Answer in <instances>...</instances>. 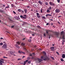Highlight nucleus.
<instances>
[{
	"instance_id": "nucleus-1",
	"label": "nucleus",
	"mask_w": 65,
	"mask_h": 65,
	"mask_svg": "<svg viewBox=\"0 0 65 65\" xmlns=\"http://www.w3.org/2000/svg\"><path fill=\"white\" fill-rule=\"evenodd\" d=\"M42 53L45 56H42L41 57V59H43V60L44 61H45V60H49L50 59L48 58H46V53L44 51H43L42 52Z\"/></svg>"
},
{
	"instance_id": "nucleus-2",
	"label": "nucleus",
	"mask_w": 65,
	"mask_h": 65,
	"mask_svg": "<svg viewBox=\"0 0 65 65\" xmlns=\"http://www.w3.org/2000/svg\"><path fill=\"white\" fill-rule=\"evenodd\" d=\"M65 35V32L63 31H62L61 32V35H62V38L63 39H65L64 38V36Z\"/></svg>"
},
{
	"instance_id": "nucleus-3",
	"label": "nucleus",
	"mask_w": 65,
	"mask_h": 65,
	"mask_svg": "<svg viewBox=\"0 0 65 65\" xmlns=\"http://www.w3.org/2000/svg\"><path fill=\"white\" fill-rule=\"evenodd\" d=\"M49 3L50 4V5H51V6H55V3H53L52 2H50Z\"/></svg>"
},
{
	"instance_id": "nucleus-4",
	"label": "nucleus",
	"mask_w": 65,
	"mask_h": 65,
	"mask_svg": "<svg viewBox=\"0 0 65 65\" xmlns=\"http://www.w3.org/2000/svg\"><path fill=\"white\" fill-rule=\"evenodd\" d=\"M2 47L3 48H7V45H6V44H4L2 46Z\"/></svg>"
},
{
	"instance_id": "nucleus-5",
	"label": "nucleus",
	"mask_w": 65,
	"mask_h": 65,
	"mask_svg": "<svg viewBox=\"0 0 65 65\" xmlns=\"http://www.w3.org/2000/svg\"><path fill=\"white\" fill-rule=\"evenodd\" d=\"M60 12V10L58 9H57L55 10V12L56 13H59Z\"/></svg>"
},
{
	"instance_id": "nucleus-6",
	"label": "nucleus",
	"mask_w": 65,
	"mask_h": 65,
	"mask_svg": "<svg viewBox=\"0 0 65 65\" xmlns=\"http://www.w3.org/2000/svg\"><path fill=\"white\" fill-rule=\"evenodd\" d=\"M37 60L39 62H41V61H43V60H42V59H40L38 58H37Z\"/></svg>"
},
{
	"instance_id": "nucleus-7",
	"label": "nucleus",
	"mask_w": 65,
	"mask_h": 65,
	"mask_svg": "<svg viewBox=\"0 0 65 65\" xmlns=\"http://www.w3.org/2000/svg\"><path fill=\"white\" fill-rule=\"evenodd\" d=\"M10 54L11 55H13L14 54V52L12 51H11L10 53Z\"/></svg>"
},
{
	"instance_id": "nucleus-8",
	"label": "nucleus",
	"mask_w": 65,
	"mask_h": 65,
	"mask_svg": "<svg viewBox=\"0 0 65 65\" xmlns=\"http://www.w3.org/2000/svg\"><path fill=\"white\" fill-rule=\"evenodd\" d=\"M28 60H26L25 61H24V63L23 64V65H25V64H26V63L27 62Z\"/></svg>"
},
{
	"instance_id": "nucleus-9",
	"label": "nucleus",
	"mask_w": 65,
	"mask_h": 65,
	"mask_svg": "<svg viewBox=\"0 0 65 65\" xmlns=\"http://www.w3.org/2000/svg\"><path fill=\"white\" fill-rule=\"evenodd\" d=\"M55 35H56L57 36L59 35V33L57 32H55Z\"/></svg>"
},
{
	"instance_id": "nucleus-10",
	"label": "nucleus",
	"mask_w": 65,
	"mask_h": 65,
	"mask_svg": "<svg viewBox=\"0 0 65 65\" xmlns=\"http://www.w3.org/2000/svg\"><path fill=\"white\" fill-rule=\"evenodd\" d=\"M1 60H0V62H2V63H4V62L3 61H4V59H1Z\"/></svg>"
},
{
	"instance_id": "nucleus-11",
	"label": "nucleus",
	"mask_w": 65,
	"mask_h": 65,
	"mask_svg": "<svg viewBox=\"0 0 65 65\" xmlns=\"http://www.w3.org/2000/svg\"><path fill=\"white\" fill-rule=\"evenodd\" d=\"M48 32H51V31L50 30H46V33L47 34L48 33Z\"/></svg>"
},
{
	"instance_id": "nucleus-12",
	"label": "nucleus",
	"mask_w": 65,
	"mask_h": 65,
	"mask_svg": "<svg viewBox=\"0 0 65 65\" xmlns=\"http://www.w3.org/2000/svg\"><path fill=\"white\" fill-rule=\"evenodd\" d=\"M48 16H52V15L51 14H47L46 15V17H47Z\"/></svg>"
},
{
	"instance_id": "nucleus-13",
	"label": "nucleus",
	"mask_w": 65,
	"mask_h": 65,
	"mask_svg": "<svg viewBox=\"0 0 65 65\" xmlns=\"http://www.w3.org/2000/svg\"><path fill=\"white\" fill-rule=\"evenodd\" d=\"M51 48L52 51H54V47H52Z\"/></svg>"
},
{
	"instance_id": "nucleus-14",
	"label": "nucleus",
	"mask_w": 65,
	"mask_h": 65,
	"mask_svg": "<svg viewBox=\"0 0 65 65\" xmlns=\"http://www.w3.org/2000/svg\"><path fill=\"white\" fill-rule=\"evenodd\" d=\"M62 58H65V55L64 54H63L62 56Z\"/></svg>"
},
{
	"instance_id": "nucleus-15",
	"label": "nucleus",
	"mask_w": 65,
	"mask_h": 65,
	"mask_svg": "<svg viewBox=\"0 0 65 65\" xmlns=\"http://www.w3.org/2000/svg\"><path fill=\"white\" fill-rule=\"evenodd\" d=\"M38 3L41 4V5H42V2H40V1H39L38 2Z\"/></svg>"
},
{
	"instance_id": "nucleus-16",
	"label": "nucleus",
	"mask_w": 65,
	"mask_h": 65,
	"mask_svg": "<svg viewBox=\"0 0 65 65\" xmlns=\"http://www.w3.org/2000/svg\"><path fill=\"white\" fill-rule=\"evenodd\" d=\"M9 21H10V22H11V23H12V22H13V20L9 19Z\"/></svg>"
},
{
	"instance_id": "nucleus-17",
	"label": "nucleus",
	"mask_w": 65,
	"mask_h": 65,
	"mask_svg": "<svg viewBox=\"0 0 65 65\" xmlns=\"http://www.w3.org/2000/svg\"><path fill=\"white\" fill-rule=\"evenodd\" d=\"M24 11L25 13H27V10L26 9H25L24 10Z\"/></svg>"
},
{
	"instance_id": "nucleus-18",
	"label": "nucleus",
	"mask_w": 65,
	"mask_h": 65,
	"mask_svg": "<svg viewBox=\"0 0 65 65\" xmlns=\"http://www.w3.org/2000/svg\"><path fill=\"white\" fill-rule=\"evenodd\" d=\"M21 45H22V46H24V45H25V43H22L21 44Z\"/></svg>"
},
{
	"instance_id": "nucleus-19",
	"label": "nucleus",
	"mask_w": 65,
	"mask_h": 65,
	"mask_svg": "<svg viewBox=\"0 0 65 65\" xmlns=\"http://www.w3.org/2000/svg\"><path fill=\"white\" fill-rule=\"evenodd\" d=\"M18 53H20V54H22V51H18Z\"/></svg>"
},
{
	"instance_id": "nucleus-20",
	"label": "nucleus",
	"mask_w": 65,
	"mask_h": 65,
	"mask_svg": "<svg viewBox=\"0 0 65 65\" xmlns=\"http://www.w3.org/2000/svg\"><path fill=\"white\" fill-rule=\"evenodd\" d=\"M9 8V6H8L7 7H6L5 8Z\"/></svg>"
},
{
	"instance_id": "nucleus-21",
	"label": "nucleus",
	"mask_w": 65,
	"mask_h": 65,
	"mask_svg": "<svg viewBox=\"0 0 65 65\" xmlns=\"http://www.w3.org/2000/svg\"><path fill=\"white\" fill-rule=\"evenodd\" d=\"M20 43H21L20 42H17V43L18 44V45H20Z\"/></svg>"
},
{
	"instance_id": "nucleus-22",
	"label": "nucleus",
	"mask_w": 65,
	"mask_h": 65,
	"mask_svg": "<svg viewBox=\"0 0 65 65\" xmlns=\"http://www.w3.org/2000/svg\"><path fill=\"white\" fill-rule=\"evenodd\" d=\"M46 12H50V11L49 10H47L46 11Z\"/></svg>"
},
{
	"instance_id": "nucleus-23",
	"label": "nucleus",
	"mask_w": 65,
	"mask_h": 65,
	"mask_svg": "<svg viewBox=\"0 0 65 65\" xmlns=\"http://www.w3.org/2000/svg\"><path fill=\"white\" fill-rule=\"evenodd\" d=\"M37 17L38 18H39V19H40V16L38 15L37 16Z\"/></svg>"
},
{
	"instance_id": "nucleus-24",
	"label": "nucleus",
	"mask_w": 65,
	"mask_h": 65,
	"mask_svg": "<svg viewBox=\"0 0 65 65\" xmlns=\"http://www.w3.org/2000/svg\"><path fill=\"white\" fill-rule=\"evenodd\" d=\"M60 60L61 61H64V60L63 59V58H61Z\"/></svg>"
},
{
	"instance_id": "nucleus-25",
	"label": "nucleus",
	"mask_w": 65,
	"mask_h": 65,
	"mask_svg": "<svg viewBox=\"0 0 65 65\" xmlns=\"http://www.w3.org/2000/svg\"><path fill=\"white\" fill-rule=\"evenodd\" d=\"M31 58L30 57H27V59L28 60H30Z\"/></svg>"
},
{
	"instance_id": "nucleus-26",
	"label": "nucleus",
	"mask_w": 65,
	"mask_h": 65,
	"mask_svg": "<svg viewBox=\"0 0 65 65\" xmlns=\"http://www.w3.org/2000/svg\"><path fill=\"white\" fill-rule=\"evenodd\" d=\"M37 27L39 28V29H40V28H41V27L39 25Z\"/></svg>"
},
{
	"instance_id": "nucleus-27",
	"label": "nucleus",
	"mask_w": 65,
	"mask_h": 65,
	"mask_svg": "<svg viewBox=\"0 0 65 65\" xmlns=\"http://www.w3.org/2000/svg\"><path fill=\"white\" fill-rule=\"evenodd\" d=\"M42 18L44 19H45V17L44 16H43L42 17Z\"/></svg>"
},
{
	"instance_id": "nucleus-28",
	"label": "nucleus",
	"mask_w": 65,
	"mask_h": 65,
	"mask_svg": "<svg viewBox=\"0 0 65 65\" xmlns=\"http://www.w3.org/2000/svg\"><path fill=\"white\" fill-rule=\"evenodd\" d=\"M3 43H0V45L1 46L2 45H3Z\"/></svg>"
},
{
	"instance_id": "nucleus-29",
	"label": "nucleus",
	"mask_w": 65,
	"mask_h": 65,
	"mask_svg": "<svg viewBox=\"0 0 65 65\" xmlns=\"http://www.w3.org/2000/svg\"><path fill=\"white\" fill-rule=\"evenodd\" d=\"M43 9H42V8H41V10H40V12L41 13H42V10H43Z\"/></svg>"
},
{
	"instance_id": "nucleus-30",
	"label": "nucleus",
	"mask_w": 65,
	"mask_h": 65,
	"mask_svg": "<svg viewBox=\"0 0 65 65\" xmlns=\"http://www.w3.org/2000/svg\"><path fill=\"white\" fill-rule=\"evenodd\" d=\"M45 4L46 5H48V3H47V2H45Z\"/></svg>"
},
{
	"instance_id": "nucleus-31",
	"label": "nucleus",
	"mask_w": 65,
	"mask_h": 65,
	"mask_svg": "<svg viewBox=\"0 0 65 65\" xmlns=\"http://www.w3.org/2000/svg\"><path fill=\"white\" fill-rule=\"evenodd\" d=\"M28 41L29 42H31V39H28Z\"/></svg>"
},
{
	"instance_id": "nucleus-32",
	"label": "nucleus",
	"mask_w": 65,
	"mask_h": 65,
	"mask_svg": "<svg viewBox=\"0 0 65 65\" xmlns=\"http://www.w3.org/2000/svg\"><path fill=\"white\" fill-rule=\"evenodd\" d=\"M18 11H19V12H21V9H18Z\"/></svg>"
},
{
	"instance_id": "nucleus-33",
	"label": "nucleus",
	"mask_w": 65,
	"mask_h": 65,
	"mask_svg": "<svg viewBox=\"0 0 65 65\" xmlns=\"http://www.w3.org/2000/svg\"><path fill=\"white\" fill-rule=\"evenodd\" d=\"M23 17L24 16H23L22 15H21L20 16V17H21V18H22L23 19Z\"/></svg>"
},
{
	"instance_id": "nucleus-34",
	"label": "nucleus",
	"mask_w": 65,
	"mask_h": 65,
	"mask_svg": "<svg viewBox=\"0 0 65 65\" xmlns=\"http://www.w3.org/2000/svg\"><path fill=\"white\" fill-rule=\"evenodd\" d=\"M21 60H22V59L21 58H19L18 59V61Z\"/></svg>"
},
{
	"instance_id": "nucleus-35",
	"label": "nucleus",
	"mask_w": 65,
	"mask_h": 65,
	"mask_svg": "<svg viewBox=\"0 0 65 65\" xmlns=\"http://www.w3.org/2000/svg\"><path fill=\"white\" fill-rule=\"evenodd\" d=\"M49 10H51V9H52V7H50L49 8Z\"/></svg>"
},
{
	"instance_id": "nucleus-36",
	"label": "nucleus",
	"mask_w": 65,
	"mask_h": 65,
	"mask_svg": "<svg viewBox=\"0 0 65 65\" xmlns=\"http://www.w3.org/2000/svg\"><path fill=\"white\" fill-rule=\"evenodd\" d=\"M1 12H4V11L3 10H1Z\"/></svg>"
},
{
	"instance_id": "nucleus-37",
	"label": "nucleus",
	"mask_w": 65,
	"mask_h": 65,
	"mask_svg": "<svg viewBox=\"0 0 65 65\" xmlns=\"http://www.w3.org/2000/svg\"><path fill=\"white\" fill-rule=\"evenodd\" d=\"M58 3H59L60 2V0H57Z\"/></svg>"
},
{
	"instance_id": "nucleus-38",
	"label": "nucleus",
	"mask_w": 65,
	"mask_h": 65,
	"mask_svg": "<svg viewBox=\"0 0 65 65\" xmlns=\"http://www.w3.org/2000/svg\"><path fill=\"white\" fill-rule=\"evenodd\" d=\"M28 64H30V63H31V61H29L28 62Z\"/></svg>"
},
{
	"instance_id": "nucleus-39",
	"label": "nucleus",
	"mask_w": 65,
	"mask_h": 65,
	"mask_svg": "<svg viewBox=\"0 0 65 65\" xmlns=\"http://www.w3.org/2000/svg\"><path fill=\"white\" fill-rule=\"evenodd\" d=\"M0 65H2V63L0 61Z\"/></svg>"
},
{
	"instance_id": "nucleus-40",
	"label": "nucleus",
	"mask_w": 65,
	"mask_h": 65,
	"mask_svg": "<svg viewBox=\"0 0 65 65\" xmlns=\"http://www.w3.org/2000/svg\"><path fill=\"white\" fill-rule=\"evenodd\" d=\"M26 17H24L23 16V19H26Z\"/></svg>"
},
{
	"instance_id": "nucleus-41",
	"label": "nucleus",
	"mask_w": 65,
	"mask_h": 65,
	"mask_svg": "<svg viewBox=\"0 0 65 65\" xmlns=\"http://www.w3.org/2000/svg\"><path fill=\"white\" fill-rule=\"evenodd\" d=\"M13 13H14V14H16V13L15 12H14V11H13Z\"/></svg>"
},
{
	"instance_id": "nucleus-42",
	"label": "nucleus",
	"mask_w": 65,
	"mask_h": 65,
	"mask_svg": "<svg viewBox=\"0 0 65 65\" xmlns=\"http://www.w3.org/2000/svg\"><path fill=\"white\" fill-rule=\"evenodd\" d=\"M22 54H25V53L24 52H22Z\"/></svg>"
},
{
	"instance_id": "nucleus-43",
	"label": "nucleus",
	"mask_w": 65,
	"mask_h": 65,
	"mask_svg": "<svg viewBox=\"0 0 65 65\" xmlns=\"http://www.w3.org/2000/svg\"><path fill=\"white\" fill-rule=\"evenodd\" d=\"M11 6L12 7H14V5H13V4H11Z\"/></svg>"
},
{
	"instance_id": "nucleus-44",
	"label": "nucleus",
	"mask_w": 65,
	"mask_h": 65,
	"mask_svg": "<svg viewBox=\"0 0 65 65\" xmlns=\"http://www.w3.org/2000/svg\"><path fill=\"white\" fill-rule=\"evenodd\" d=\"M25 39H26V38H24L23 39H22V41L24 40H25Z\"/></svg>"
},
{
	"instance_id": "nucleus-45",
	"label": "nucleus",
	"mask_w": 65,
	"mask_h": 65,
	"mask_svg": "<svg viewBox=\"0 0 65 65\" xmlns=\"http://www.w3.org/2000/svg\"><path fill=\"white\" fill-rule=\"evenodd\" d=\"M23 48L24 50H26V48L25 47H24Z\"/></svg>"
},
{
	"instance_id": "nucleus-46",
	"label": "nucleus",
	"mask_w": 65,
	"mask_h": 65,
	"mask_svg": "<svg viewBox=\"0 0 65 65\" xmlns=\"http://www.w3.org/2000/svg\"><path fill=\"white\" fill-rule=\"evenodd\" d=\"M48 37L49 39H50V38H51V35H49Z\"/></svg>"
},
{
	"instance_id": "nucleus-47",
	"label": "nucleus",
	"mask_w": 65,
	"mask_h": 65,
	"mask_svg": "<svg viewBox=\"0 0 65 65\" xmlns=\"http://www.w3.org/2000/svg\"><path fill=\"white\" fill-rule=\"evenodd\" d=\"M37 16L38 15H39V13H37Z\"/></svg>"
},
{
	"instance_id": "nucleus-48",
	"label": "nucleus",
	"mask_w": 65,
	"mask_h": 65,
	"mask_svg": "<svg viewBox=\"0 0 65 65\" xmlns=\"http://www.w3.org/2000/svg\"><path fill=\"white\" fill-rule=\"evenodd\" d=\"M49 25V23H47L46 24V25H47H47Z\"/></svg>"
},
{
	"instance_id": "nucleus-49",
	"label": "nucleus",
	"mask_w": 65,
	"mask_h": 65,
	"mask_svg": "<svg viewBox=\"0 0 65 65\" xmlns=\"http://www.w3.org/2000/svg\"><path fill=\"white\" fill-rule=\"evenodd\" d=\"M39 51H42V49H41L40 48L39 49Z\"/></svg>"
},
{
	"instance_id": "nucleus-50",
	"label": "nucleus",
	"mask_w": 65,
	"mask_h": 65,
	"mask_svg": "<svg viewBox=\"0 0 65 65\" xmlns=\"http://www.w3.org/2000/svg\"><path fill=\"white\" fill-rule=\"evenodd\" d=\"M44 36H45V37H46V35H45V34L44 33Z\"/></svg>"
},
{
	"instance_id": "nucleus-51",
	"label": "nucleus",
	"mask_w": 65,
	"mask_h": 65,
	"mask_svg": "<svg viewBox=\"0 0 65 65\" xmlns=\"http://www.w3.org/2000/svg\"><path fill=\"white\" fill-rule=\"evenodd\" d=\"M51 58H52V59H53V60H54V57H52Z\"/></svg>"
},
{
	"instance_id": "nucleus-52",
	"label": "nucleus",
	"mask_w": 65,
	"mask_h": 65,
	"mask_svg": "<svg viewBox=\"0 0 65 65\" xmlns=\"http://www.w3.org/2000/svg\"><path fill=\"white\" fill-rule=\"evenodd\" d=\"M3 5V7H5V5Z\"/></svg>"
},
{
	"instance_id": "nucleus-53",
	"label": "nucleus",
	"mask_w": 65,
	"mask_h": 65,
	"mask_svg": "<svg viewBox=\"0 0 65 65\" xmlns=\"http://www.w3.org/2000/svg\"><path fill=\"white\" fill-rule=\"evenodd\" d=\"M4 58H7V57H6L5 56L3 57Z\"/></svg>"
},
{
	"instance_id": "nucleus-54",
	"label": "nucleus",
	"mask_w": 65,
	"mask_h": 65,
	"mask_svg": "<svg viewBox=\"0 0 65 65\" xmlns=\"http://www.w3.org/2000/svg\"><path fill=\"white\" fill-rule=\"evenodd\" d=\"M29 56H32V54H30L29 55Z\"/></svg>"
},
{
	"instance_id": "nucleus-55",
	"label": "nucleus",
	"mask_w": 65,
	"mask_h": 65,
	"mask_svg": "<svg viewBox=\"0 0 65 65\" xmlns=\"http://www.w3.org/2000/svg\"><path fill=\"white\" fill-rule=\"evenodd\" d=\"M14 27V26H11V28H13Z\"/></svg>"
},
{
	"instance_id": "nucleus-56",
	"label": "nucleus",
	"mask_w": 65,
	"mask_h": 65,
	"mask_svg": "<svg viewBox=\"0 0 65 65\" xmlns=\"http://www.w3.org/2000/svg\"><path fill=\"white\" fill-rule=\"evenodd\" d=\"M21 11H22V13H24V11L22 10H22H21Z\"/></svg>"
},
{
	"instance_id": "nucleus-57",
	"label": "nucleus",
	"mask_w": 65,
	"mask_h": 65,
	"mask_svg": "<svg viewBox=\"0 0 65 65\" xmlns=\"http://www.w3.org/2000/svg\"><path fill=\"white\" fill-rule=\"evenodd\" d=\"M31 59H34V57H32L31 58Z\"/></svg>"
},
{
	"instance_id": "nucleus-58",
	"label": "nucleus",
	"mask_w": 65,
	"mask_h": 65,
	"mask_svg": "<svg viewBox=\"0 0 65 65\" xmlns=\"http://www.w3.org/2000/svg\"><path fill=\"white\" fill-rule=\"evenodd\" d=\"M21 64H24V62H21Z\"/></svg>"
},
{
	"instance_id": "nucleus-59",
	"label": "nucleus",
	"mask_w": 65,
	"mask_h": 65,
	"mask_svg": "<svg viewBox=\"0 0 65 65\" xmlns=\"http://www.w3.org/2000/svg\"><path fill=\"white\" fill-rule=\"evenodd\" d=\"M32 35L34 36H35V35H34V34H32Z\"/></svg>"
},
{
	"instance_id": "nucleus-60",
	"label": "nucleus",
	"mask_w": 65,
	"mask_h": 65,
	"mask_svg": "<svg viewBox=\"0 0 65 65\" xmlns=\"http://www.w3.org/2000/svg\"><path fill=\"white\" fill-rule=\"evenodd\" d=\"M17 47H18V48H20V47H19V46H17Z\"/></svg>"
},
{
	"instance_id": "nucleus-61",
	"label": "nucleus",
	"mask_w": 65,
	"mask_h": 65,
	"mask_svg": "<svg viewBox=\"0 0 65 65\" xmlns=\"http://www.w3.org/2000/svg\"><path fill=\"white\" fill-rule=\"evenodd\" d=\"M56 53L57 54H58V55H59V54L58 53V52H56Z\"/></svg>"
},
{
	"instance_id": "nucleus-62",
	"label": "nucleus",
	"mask_w": 65,
	"mask_h": 65,
	"mask_svg": "<svg viewBox=\"0 0 65 65\" xmlns=\"http://www.w3.org/2000/svg\"><path fill=\"white\" fill-rule=\"evenodd\" d=\"M58 23L59 24H61V23H60L59 22V21L58 22Z\"/></svg>"
},
{
	"instance_id": "nucleus-63",
	"label": "nucleus",
	"mask_w": 65,
	"mask_h": 65,
	"mask_svg": "<svg viewBox=\"0 0 65 65\" xmlns=\"http://www.w3.org/2000/svg\"><path fill=\"white\" fill-rule=\"evenodd\" d=\"M1 39H3V38H0Z\"/></svg>"
},
{
	"instance_id": "nucleus-64",
	"label": "nucleus",
	"mask_w": 65,
	"mask_h": 65,
	"mask_svg": "<svg viewBox=\"0 0 65 65\" xmlns=\"http://www.w3.org/2000/svg\"><path fill=\"white\" fill-rule=\"evenodd\" d=\"M62 41H63V42H65V40H62Z\"/></svg>"
}]
</instances>
